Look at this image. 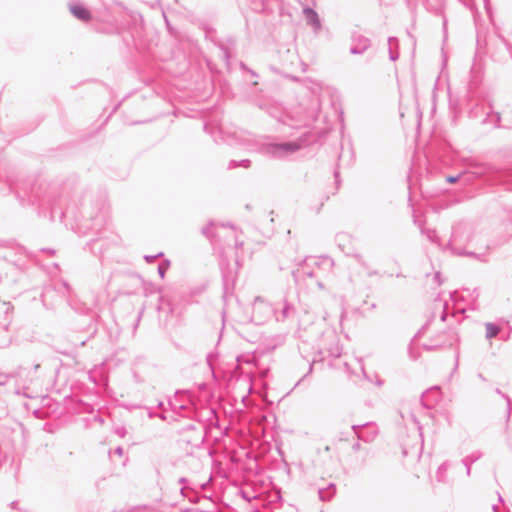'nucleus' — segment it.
<instances>
[{
  "label": "nucleus",
  "instance_id": "1",
  "mask_svg": "<svg viewBox=\"0 0 512 512\" xmlns=\"http://www.w3.org/2000/svg\"><path fill=\"white\" fill-rule=\"evenodd\" d=\"M300 146L297 143H283V144H273L269 147L270 153L274 155H282L286 153H291L299 150Z\"/></svg>",
  "mask_w": 512,
  "mask_h": 512
},
{
  "label": "nucleus",
  "instance_id": "2",
  "mask_svg": "<svg viewBox=\"0 0 512 512\" xmlns=\"http://www.w3.org/2000/svg\"><path fill=\"white\" fill-rule=\"evenodd\" d=\"M70 11L75 17L83 21H88L91 18L89 11L83 6H72Z\"/></svg>",
  "mask_w": 512,
  "mask_h": 512
},
{
  "label": "nucleus",
  "instance_id": "3",
  "mask_svg": "<svg viewBox=\"0 0 512 512\" xmlns=\"http://www.w3.org/2000/svg\"><path fill=\"white\" fill-rule=\"evenodd\" d=\"M304 14L310 24H312L315 28L320 27V21H319L318 15L314 10H312L310 8H306V9H304Z\"/></svg>",
  "mask_w": 512,
  "mask_h": 512
},
{
  "label": "nucleus",
  "instance_id": "4",
  "mask_svg": "<svg viewBox=\"0 0 512 512\" xmlns=\"http://www.w3.org/2000/svg\"><path fill=\"white\" fill-rule=\"evenodd\" d=\"M487 336L489 338L495 337L499 333V328L491 323L486 325Z\"/></svg>",
  "mask_w": 512,
  "mask_h": 512
},
{
  "label": "nucleus",
  "instance_id": "5",
  "mask_svg": "<svg viewBox=\"0 0 512 512\" xmlns=\"http://www.w3.org/2000/svg\"><path fill=\"white\" fill-rule=\"evenodd\" d=\"M447 180L450 182V183H454L456 182V178L455 177H448Z\"/></svg>",
  "mask_w": 512,
  "mask_h": 512
}]
</instances>
